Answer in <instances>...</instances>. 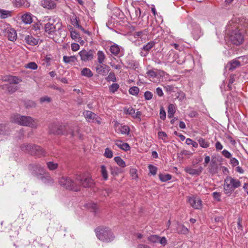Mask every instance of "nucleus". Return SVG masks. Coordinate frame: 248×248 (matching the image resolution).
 <instances>
[{
	"label": "nucleus",
	"instance_id": "1",
	"mask_svg": "<svg viewBox=\"0 0 248 248\" xmlns=\"http://www.w3.org/2000/svg\"><path fill=\"white\" fill-rule=\"evenodd\" d=\"M74 126H70L68 124H51L49 126V132L54 135H67L70 134L72 136H74V132L72 128Z\"/></svg>",
	"mask_w": 248,
	"mask_h": 248
},
{
	"label": "nucleus",
	"instance_id": "2",
	"mask_svg": "<svg viewBox=\"0 0 248 248\" xmlns=\"http://www.w3.org/2000/svg\"><path fill=\"white\" fill-rule=\"evenodd\" d=\"M22 151L38 158L46 156V152L41 146L35 144H23L21 145Z\"/></svg>",
	"mask_w": 248,
	"mask_h": 248
},
{
	"label": "nucleus",
	"instance_id": "3",
	"mask_svg": "<svg viewBox=\"0 0 248 248\" xmlns=\"http://www.w3.org/2000/svg\"><path fill=\"white\" fill-rule=\"evenodd\" d=\"M11 122L22 126L35 127L36 124L34 120L30 116H21L19 114H13L10 117Z\"/></svg>",
	"mask_w": 248,
	"mask_h": 248
},
{
	"label": "nucleus",
	"instance_id": "4",
	"mask_svg": "<svg viewBox=\"0 0 248 248\" xmlns=\"http://www.w3.org/2000/svg\"><path fill=\"white\" fill-rule=\"evenodd\" d=\"M241 182L231 176H227L224 180L223 189L224 193L230 196L234 190L241 186Z\"/></svg>",
	"mask_w": 248,
	"mask_h": 248
},
{
	"label": "nucleus",
	"instance_id": "5",
	"mask_svg": "<svg viewBox=\"0 0 248 248\" xmlns=\"http://www.w3.org/2000/svg\"><path fill=\"white\" fill-rule=\"evenodd\" d=\"M96 236L101 241L109 242L114 239V236L110 229L108 227L101 226L96 229Z\"/></svg>",
	"mask_w": 248,
	"mask_h": 248
},
{
	"label": "nucleus",
	"instance_id": "6",
	"mask_svg": "<svg viewBox=\"0 0 248 248\" xmlns=\"http://www.w3.org/2000/svg\"><path fill=\"white\" fill-rule=\"evenodd\" d=\"M58 23H56L54 18L49 17L47 19V22L43 26L45 34L49 37H53L56 34L58 30L60 29V27L57 28Z\"/></svg>",
	"mask_w": 248,
	"mask_h": 248
},
{
	"label": "nucleus",
	"instance_id": "7",
	"mask_svg": "<svg viewBox=\"0 0 248 248\" xmlns=\"http://www.w3.org/2000/svg\"><path fill=\"white\" fill-rule=\"evenodd\" d=\"M74 178L75 179V177ZM59 183L61 186L67 189L76 192L79 191V186L78 185L76 180H74L69 177H61L59 180Z\"/></svg>",
	"mask_w": 248,
	"mask_h": 248
},
{
	"label": "nucleus",
	"instance_id": "8",
	"mask_svg": "<svg viewBox=\"0 0 248 248\" xmlns=\"http://www.w3.org/2000/svg\"><path fill=\"white\" fill-rule=\"evenodd\" d=\"M75 180L78 185L79 186V191L81 186L89 188L93 187L94 185L93 180L89 175L77 174L75 175Z\"/></svg>",
	"mask_w": 248,
	"mask_h": 248
},
{
	"label": "nucleus",
	"instance_id": "9",
	"mask_svg": "<svg viewBox=\"0 0 248 248\" xmlns=\"http://www.w3.org/2000/svg\"><path fill=\"white\" fill-rule=\"evenodd\" d=\"M230 41L236 46L242 44L244 41V35L242 31L238 28L232 30L229 36Z\"/></svg>",
	"mask_w": 248,
	"mask_h": 248
},
{
	"label": "nucleus",
	"instance_id": "10",
	"mask_svg": "<svg viewBox=\"0 0 248 248\" xmlns=\"http://www.w3.org/2000/svg\"><path fill=\"white\" fill-rule=\"evenodd\" d=\"M83 114L87 121L99 124H101V118L93 112L85 110L83 112Z\"/></svg>",
	"mask_w": 248,
	"mask_h": 248
},
{
	"label": "nucleus",
	"instance_id": "11",
	"mask_svg": "<svg viewBox=\"0 0 248 248\" xmlns=\"http://www.w3.org/2000/svg\"><path fill=\"white\" fill-rule=\"evenodd\" d=\"M94 52V50L92 49L89 50L83 49L78 53V54L82 61L88 62L92 61L93 59Z\"/></svg>",
	"mask_w": 248,
	"mask_h": 248
},
{
	"label": "nucleus",
	"instance_id": "12",
	"mask_svg": "<svg viewBox=\"0 0 248 248\" xmlns=\"http://www.w3.org/2000/svg\"><path fill=\"white\" fill-rule=\"evenodd\" d=\"M29 169L33 175L36 176H38L39 174L42 175L45 172L44 168L38 163L30 164L29 165Z\"/></svg>",
	"mask_w": 248,
	"mask_h": 248
},
{
	"label": "nucleus",
	"instance_id": "13",
	"mask_svg": "<svg viewBox=\"0 0 248 248\" xmlns=\"http://www.w3.org/2000/svg\"><path fill=\"white\" fill-rule=\"evenodd\" d=\"M218 165L217 164L216 159L212 158L208 167V171L212 175L215 174L218 172Z\"/></svg>",
	"mask_w": 248,
	"mask_h": 248
},
{
	"label": "nucleus",
	"instance_id": "14",
	"mask_svg": "<svg viewBox=\"0 0 248 248\" xmlns=\"http://www.w3.org/2000/svg\"><path fill=\"white\" fill-rule=\"evenodd\" d=\"M95 68L97 73L100 75H106L108 72V66L103 63H97Z\"/></svg>",
	"mask_w": 248,
	"mask_h": 248
},
{
	"label": "nucleus",
	"instance_id": "15",
	"mask_svg": "<svg viewBox=\"0 0 248 248\" xmlns=\"http://www.w3.org/2000/svg\"><path fill=\"white\" fill-rule=\"evenodd\" d=\"M3 80L9 82V84H17L22 82V79L21 78L16 76L8 75L4 77Z\"/></svg>",
	"mask_w": 248,
	"mask_h": 248
},
{
	"label": "nucleus",
	"instance_id": "16",
	"mask_svg": "<svg viewBox=\"0 0 248 248\" xmlns=\"http://www.w3.org/2000/svg\"><path fill=\"white\" fill-rule=\"evenodd\" d=\"M203 170L202 167L198 169H194L190 166H187L185 168V171L191 175L199 176L202 173Z\"/></svg>",
	"mask_w": 248,
	"mask_h": 248
},
{
	"label": "nucleus",
	"instance_id": "17",
	"mask_svg": "<svg viewBox=\"0 0 248 248\" xmlns=\"http://www.w3.org/2000/svg\"><path fill=\"white\" fill-rule=\"evenodd\" d=\"M188 202L195 209H199L202 207V202L198 198H189Z\"/></svg>",
	"mask_w": 248,
	"mask_h": 248
},
{
	"label": "nucleus",
	"instance_id": "18",
	"mask_svg": "<svg viewBox=\"0 0 248 248\" xmlns=\"http://www.w3.org/2000/svg\"><path fill=\"white\" fill-rule=\"evenodd\" d=\"M41 5L47 9H53L56 7V4L52 0H43L41 1Z\"/></svg>",
	"mask_w": 248,
	"mask_h": 248
},
{
	"label": "nucleus",
	"instance_id": "19",
	"mask_svg": "<svg viewBox=\"0 0 248 248\" xmlns=\"http://www.w3.org/2000/svg\"><path fill=\"white\" fill-rule=\"evenodd\" d=\"M25 42L31 46H36L38 44L39 39L33 37L32 35H28L25 37Z\"/></svg>",
	"mask_w": 248,
	"mask_h": 248
},
{
	"label": "nucleus",
	"instance_id": "20",
	"mask_svg": "<svg viewBox=\"0 0 248 248\" xmlns=\"http://www.w3.org/2000/svg\"><path fill=\"white\" fill-rule=\"evenodd\" d=\"M240 65V62L239 61L234 59L229 62L226 67L228 68L229 71H233L236 68L239 67Z\"/></svg>",
	"mask_w": 248,
	"mask_h": 248
},
{
	"label": "nucleus",
	"instance_id": "21",
	"mask_svg": "<svg viewBox=\"0 0 248 248\" xmlns=\"http://www.w3.org/2000/svg\"><path fill=\"white\" fill-rule=\"evenodd\" d=\"M176 232L178 234L186 235L189 232V230L183 224L177 222Z\"/></svg>",
	"mask_w": 248,
	"mask_h": 248
},
{
	"label": "nucleus",
	"instance_id": "22",
	"mask_svg": "<svg viewBox=\"0 0 248 248\" xmlns=\"http://www.w3.org/2000/svg\"><path fill=\"white\" fill-rule=\"evenodd\" d=\"M7 36L9 40L11 41H15L17 38V34L15 30L13 29H7Z\"/></svg>",
	"mask_w": 248,
	"mask_h": 248
},
{
	"label": "nucleus",
	"instance_id": "23",
	"mask_svg": "<svg viewBox=\"0 0 248 248\" xmlns=\"http://www.w3.org/2000/svg\"><path fill=\"white\" fill-rule=\"evenodd\" d=\"M114 141L115 144L122 150L126 151L129 150L130 148L129 144L127 143H124L122 141L119 140H116Z\"/></svg>",
	"mask_w": 248,
	"mask_h": 248
},
{
	"label": "nucleus",
	"instance_id": "24",
	"mask_svg": "<svg viewBox=\"0 0 248 248\" xmlns=\"http://www.w3.org/2000/svg\"><path fill=\"white\" fill-rule=\"evenodd\" d=\"M126 67L127 68H130L135 70L138 67V63L134 60L127 59L126 61Z\"/></svg>",
	"mask_w": 248,
	"mask_h": 248
},
{
	"label": "nucleus",
	"instance_id": "25",
	"mask_svg": "<svg viewBox=\"0 0 248 248\" xmlns=\"http://www.w3.org/2000/svg\"><path fill=\"white\" fill-rule=\"evenodd\" d=\"M109 51L113 55L118 56L120 53V47L118 45L114 44L110 46Z\"/></svg>",
	"mask_w": 248,
	"mask_h": 248
},
{
	"label": "nucleus",
	"instance_id": "26",
	"mask_svg": "<svg viewBox=\"0 0 248 248\" xmlns=\"http://www.w3.org/2000/svg\"><path fill=\"white\" fill-rule=\"evenodd\" d=\"M194 39L197 40L201 35V29L200 26H196L192 31Z\"/></svg>",
	"mask_w": 248,
	"mask_h": 248
},
{
	"label": "nucleus",
	"instance_id": "27",
	"mask_svg": "<svg viewBox=\"0 0 248 248\" xmlns=\"http://www.w3.org/2000/svg\"><path fill=\"white\" fill-rule=\"evenodd\" d=\"M22 21L25 24H31L32 21L31 15L30 13H26L21 17Z\"/></svg>",
	"mask_w": 248,
	"mask_h": 248
},
{
	"label": "nucleus",
	"instance_id": "28",
	"mask_svg": "<svg viewBox=\"0 0 248 248\" xmlns=\"http://www.w3.org/2000/svg\"><path fill=\"white\" fill-rule=\"evenodd\" d=\"M176 111V108L173 104H170L168 108V117L172 118Z\"/></svg>",
	"mask_w": 248,
	"mask_h": 248
},
{
	"label": "nucleus",
	"instance_id": "29",
	"mask_svg": "<svg viewBox=\"0 0 248 248\" xmlns=\"http://www.w3.org/2000/svg\"><path fill=\"white\" fill-rule=\"evenodd\" d=\"M77 60V59L75 56H64L63 57V61L66 63L72 64L75 63Z\"/></svg>",
	"mask_w": 248,
	"mask_h": 248
},
{
	"label": "nucleus",
	"instance_id": "30",
	"mask_svg": "<svg viewBox=\"0 0 248 248\" xmlns=\"http://www.w3.org/2000/svg\"><path fill=\"white\" fill-rule=\"evenodd\" d=\"M43 26L42 25V23L40 21L34 23L31 27V29L36 32V33L40 32V30L41 28L43 29Z\"/></svg>",
	"mask_w": 248,
	"mask_h": 248
},
{
	"label": "nucleus",
	"instance_id": "31",
	"mask_svg": "<svg viewBox=\"0 0 248 248\" xmlns=\"http://www.w3.org/2000/svg\"><path fill=\"white\" fill-rule=\"evenodd\" d=\"M2 87L3 90L7 91L10 93H12L17 90L16 87H14L11 84H4Z\"/></svg>",
	"mask_w": 248,
	"mask_h": 248
},
{
	"label": "nucleus",
	"instance_id": "32",
	"mask_svg": "<svg viewBox=\"0 0 248 248\" xmlns=\"http://www.w3.org/2000/svg\"><path fill=\"white\" fill-rule=\"evenodd\" d=\"M106 59V55L101 50H99L97 53V61L98 63H103Z\"/></svg>",
	"mask_w": 248,
	"mask_h": 248
},
{
	"label": "nucleus",
	"instance_id": "33",
	"mask_svg": "<svg viewBox=\"0 0 248 248\" xmlns=\"http://www.w3.org/2000/svg\"><path fill=\"white\" fill-rule=\"evenodd\" d=\"M101 175H102L104 180H107L108 179V172L107 170V168L105 165H101L100 166Z\"/></svg>",
	"mask_w": 248,
	"mask_h": 248
},
{
	"label": "nucleus",
	"instance_id": "34",
	"mask_svg": "<svg viewBox=\"0 0 248 248\" xmlns=\"http://www.w3.org/2000/svg\"><path fill=\"white\" fill-rule=\"evenodd\" d=\"M118 132L122 134L128 135L130 131L129 127L127 125H121L117 130Z\"/></svg>",
	"mask_w": 248,
	"mask_h": 248
},
{
	"label": "nucleus",
	"instance_id": "35",
	"mask_svg": "<svg viewBox=\"0 0 248 248\" xmlns=\"http://www.w3.org/2000/svg\"><path fill=\"white\" fill-rule=\"evenodd\" d=\"M79 21L78 20V17L75 15H74L70 19V23L71 24L78 29L81 27V26L79 25Z\"/></svg>",
	"mask_w": 248,
	"mask_h": 248
},
{
	"label": "nucleus",
	"instance_id": "36",
	"mask_svg": "<svg viewBox=\"0 0 248 248\" xmlns=\"http://www.w3.org/2000/svg\"><path fill=\"white\" fill-rule=\"evenodd\" d=\"M81 75L87 78H91L93 76V72L88 68H84L81 71Z\"/></svg>",
	"mask_w": 248,
	"mask_h": 248
},
{
	"label": "nucleus",
	"instance_id": "37",
	"mask_svg": "<svg viewBox=\"0 0 248 248\" xmlns=\"http://www.w3.org/2000/svg\"><path fill=\"white\" fill-rule=\"evenodd\" d=\"M155 41H151L144 45L142 49L146 52H149L155 46Z\"/></svg>",
	"mask_w": 248,
	"mask_h": 248
},
{
	"label": "nucleus",
	"instance_id": "38",
	"mask_svg": "<svg viewBox=\"0 0 248 248\" xmlns=\"http://www.w3.org/2000/svg\"><path fill=\"white\" fill-rule=\"evenodd\" d=\"M160 180L162 182H166L171 179L172 176L170 174L160 173L158 175Z\"/></svg>",
	"mask_w": 248,
	"mask_h": 248
},
{
	"label": "nucleus",
	"instance_id": "39",
	"mask_svg": "<svg viewBox=\"0 0 248 248\" xmlns=\"http://www.w3.org/2000/svg\"><path fill=\"white\" fill-rule=\"evenodd\" d=\"M114 160L120 167L124 168L126 166L125 162L120 156L115 157Z\"/></svg>",
	"mask_w": 248,
	"mask_h": 248
},
{
	"label": "nucleus",
	"instance_id": "40",
	"mask_svg": "<svg viewBox=\"0 0 248 248\" xmlns=\"http://www.w3.org/2000/svg\"><path fill=\"white\" fill-rule=\"evenodd\" d=\"M198 142L200 146H201L202 148H207L210 145L209 142L206 141L204 139L202 138H200L198 140Z\"/></svg>",
	"mask_w": 248,
	"mask_h": 248
},
{
	"label": "nucleus",
	"instance_id": "41",
	"mask_svg": "<svg viewBox=\"0 0 248 248\" xmlns=\"http://www.w3.org/2000/svg\"><path fill=\"white\" fill-rule=\"evenodd\" d=\"M71 37L76 41L79 42V40H81V38L78 32L75 30L73 32L70 34Z\"/></svg>",
	"mask_w": 248,
	"mask_h": 248
},
{
	"label": "nucleus",
	"instance_id": "42",
	"mask_svg": "<svg viewBox=\"0 0 248 248\" xmlns=\"http://www.w3.org/2000/svg\"><path fill=\"white\" fill-rule=\"evenodd\" d=\"M48 169L50 170H56L58 167V164L55 163L52 161L47 162L46 163Z\"/></svg>",
	"mask_w": 248,
	"mask_h": 248
},
{
	"label": "nucleus",
	"instance_id": "43",
	"mask_svg": "<svg viewBox=\"0 0 248 248\" xmlns=\"http://www.w3.org/2000/svg\"><path fill=\"white\" fill-rule=\"evenodd\" d=\"M159 236L157 235H152L148 237V240L152 243L158 242Z\"/></svg>",
	"mask_w": 248,
	"mask_h": 248
},
{
	"label": "nucleus",
	"instance_id": "44",
	"mask_svg": "<svg viewBox=\"0 0 248 248\" xmlns=\"http://www.w3.org/2000/svg\"><path fill=\"white\" fill-rule=\"evenodd\" d=\"M147 76L151 80H152L155 78L157 76L156 73L153 70H149L147 73Z\"/></svg>",
	"mask_w": 248,
	"mask_h": 248
},
{
	"label": "nucleus",
	"instance_id": "45",
	"mask_svg": "<svg viewBox=\"0 0 248 248\" xmlns=\"http://www.w3.org/2000/svg\"><path fill=\"white\" fill-rule=\"evenodd\" d=\"M10 16V12L3 9H0V17L1 18H6Z\"/></svg>",
	"mask_w": 248,
	"mask_h": 248
},
{
	"label": "nucleus",
	"instance_id": "46",
	"mask_svg": "<svg viewBox=\"0 0 248 248\" xmlns=\"http://www.w3.org/2000/svg\"><path fill=\"white\" fill-rule=\"evenodd\" d=\"M111 174L113 176L118 175L119 173L122 172V171L118 167H111L110 168Z\"/></svg>",
	"mask_w": 248,
	"mask_h": 248
},
{
	"label": "nucleus",
	"instance_id": "47",
	"mask_svg": "<svg viewBox=\"0 0 248 248\" xmlns=\"http://www.w3.org/2000/svg\"><path fill=\"white\" fill-rule=\"evenodd\" d=\"M135 110L132 107H129L128 108H124V112L126 114H128L133 117L134 113H135Z\"/></svg>",
	"mask_w": 248,
	"mask_h": 248
},
{
	"label": "nucleus",
	"instance_id": "48",
	"mask_svg": "<svg viewBox=\"0 0 248 248\" xmlns=\"http://www.w3.org/2000/svg\"><path fill=\"white\" fill-rule=\"evenodd\" d=\"M106 79L108 81H116V78L114 73L112 72H110L108 76L107 77Z\"/></svg>",
	"mask_w": 248,
	"mask_h": 248
},
{
	"label": "nucleus",
	"instance_id": "49",
	"mask_svg": "<svg viewBox=\"0 0 248 248\" xmlns=\"http://www.w3.org/2000/svg\"><path fill=\"white\" fill-rule=\"evenodd\" d=\"M129 93L132 95H137L139 92V89L138 87L134 86L131 87L129 90Z\"/></svg>",
	"mask_w": 248,
	"mask_h": 248
},
{
	"label": "nucleus",
	"instance_id": "50",
	"mask_svg": "<svg viewBox=\"0 0 248 248\" xmlns=\"http://www.w3.org/2000/svg\"><path fill=\"white\" fill-rule=\"evenodd\" d=\"M119 88V85L117 83H113L109 87V89L110 92L114 93L116 92Z\"/></svg>",
	"mask_w": 248,
	"mask_h": 248
},
{
	"label": "nucleus",
	"instance_id": "51",
	"mask_svg": "<svg viewBox=\"0 0 248 248\" xmlns=\"http://www.w3.org/2000/svg\"><path fill=\"white\" fill-rule=\"evenodd\" d=\"M27 68H30L32 70H35L37 68V65L34 62H30L27 64L25 66Z\"/></svg>",
	"mask_w": 248,
	"mask_h": 248
},
{
	"label": "nucleus",
	"instance_id": "52",
	"mask_svg": "<svg viewBox=\"0 0 248 248\" xmlns=\"http://www.w3.org/2000/svg\"><path fill=\"white\" fill-rule=\"evenodd\" d=\"M158 137L160 139L162 140L164 142H166V138H167V135L163 131H160L158 132Z\"/></svg>",
	"mask_w": 248,
	"mask_h": 248
},
{
	"label": "nucleus",
	"instance_id": "53",
	"mask_svg": "<svg viewBox=\"0 0 248 248\" xmlns=\"http://www.w3.org/2000/svg\"><path fill=\"white\" fill-rule=\"evenodd\" d=\"M130 174L134 179H136L138 178V173H137V170L136 169L132 168L130 170Z\"/></svg>",
	"mask_w": 248,
	"mask_h": 248
},
{
	"label": "nucleus",
	"instance_id": "54",
	"mask_svg": "<svg viewBox=\"0 0 248 248\" xmlns=\"http://www.w3.org/2000/svg\"><path fill=\"white\" fill-rule=\"evenodd\" d=\"M104 155L106 157L109 158L112 157V156H113L112 151L108 148H106L105 151Z\"/></svg>",
	"mask_w": 248,
	"mask_h": 248
},
{
	"label": "nucleus",
	"instance_id": "55",
	"mask_svg": "<svg viewBox=\"0 0 248 248\" xmlns=\"http://www.w3.org/2000/svg\"><path fill=\"white\" fill-rule=\"evenodd\" d=\"M148 168L150 171V172L153 175L156 174L157 172V168L155 166H154L152 165H149L148 166Z\"/></svg>",
	"mask_w": 248,
	"mask_h": 248
},
{
	"label": "nucleus",
	"instance_id": "56",
	"mask_svg": "<svg viewBox=\"0 0 248 248\" xmlns=\"http://www.w3.org/2000/svg\"><path fill=\"white\" fill-rule=\"evenodd\" d=\"M159 116L160 118L162 120H164L166 119V113L164 108L162 107H161L160 109Z\"/></svg>",
	"mask_w": 248,
	"mask_h": 248
},
{
	"label": "nucleus",
	"instance_id": "57",
	"mask_svg": "<svg viewBox=\"0 0 248 248\" xmlns=\"http://www.w3.org/2000/svg\"><path fill=\"white\" fill-rule=\"evenodd\" d=\"M213 197L215 200L217 202L221 201V193L217 192H214L213 193Z\"/></svg>",
	"mask_w": 248,
	"mask_h": 248
},
{
	"label": "nucleus",
	"instance_id": "58",
	"mask_svg": "<svg viewBox=\"0 0 248 248\" xmlns=\"http://www.w3.org/2000/svg\"><path fill=\"white\" fill-rule=\"evenodd\" d=\"M153 94L151 92L146 91L144 93V97L146 100H150L152 98Z\"/></svg>",
	"mask_w": 248,
	"mask_h": 248
},
{
	"label": "nucleus",
	"instance_id": "59",
	"mask_svg": "<svg viewBox=\"0 0 248 248\" xmlns=\"http://www.w3.org/2000/svg\"><path fill=\"white\" fill-rule=\"evenodd\" d=\"M158 239H159L158 242H159L163 246H165L167 244V240L165 237L159 236Z\"/></svg>",
	"mask_w": 248,
	"mask_h": 248
},
{
	"label": "nucleus",
	"instance_id": "60",
	"mask_svg": "<svg viewBox=\"0 0 248 248\" xmlns=\"http://www.w3.org/2000/svg\"><path fill=\"white\" fill-rule=\"evenodd\" d=\"M26 0H16L15 5L16 7H20L25 4Z\"/></svg>",
	"mask_w": 248,
	"mask_h": 248
},
{
	"label": "nucleus",
	"instance_id": "61",
	"mask_svg": "<svg viewBox=\"0 0 248 248\" xmlns=\"http://www.w3.org/2000/svg\"><path fill=\"white\" fill-rule=\"evenodd\" d=\"M222 155L227 158H231L232 157L231 154L227 150H224L222 152Z\"/></svg>",
	"mask_w": 248,
	"mask_h": 248
},
{
	"label": "nucleus",
	"instance_id": "62",
	"mask_svg": "<svg viewBox=\"0 0 248 248\" xmlns=\"http://www.w3.org/2000/svg\"><path fill=\"white\" fill-rule=\"evenodd\" d=\"M7 126L4 124H0V134H4L6 131Z\"/></svg>",
	"mask_w": 248,
	"mask_h": 248
},
{
	"label": "nucleus",
	"instance_id": "63",
	"mask_svg": "<svg viewBox=\"0 0 248 248\" xmlns=\"http://www.w3.org/2000/svg\"><path fill=\"white\" fill-rule=\"evenodd\" d=\"M230 164L233 167L236 166L239 164V162L235 158H231Z\"/></svg>",
	"mask_w": 248,
	"mask_h": 248
},
{
	"label": "nucleus",
	"instance_id": "64",
	"mask_svg": "<svg viewBox=\"0 0 248 248\" xmlns=\"http://www.w3.org/2000/svg\"><path fill=\"white\" fill-rule=\"evenodd\" d=\"M242 219L241 217H239L237 222V229L239 231L243 230V227L242 225Z\"/></svg>",
	"mask_w": 248,
	"mask_h": 248
}]
</instances>
